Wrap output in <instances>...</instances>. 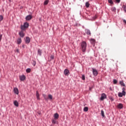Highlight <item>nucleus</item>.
<instances>
[{"label":"nucleus","instance_id":"obj_1","mask_svg":"<svg viewBox=\"0 0 126 126\" xmlns=\"http://www.w3.org/2000/svg\"><path fill=\"white\" fill-rule=\"evenodd\" d=\"M81 48L83 53L86 52V48H87V43L85 41H82L81 43Z\"/></svg>","mask_w":126,"mask_h":126},{"label":"nucleus","instance_id":"obj_2","mask_svg":"<svg viewBox=\"0 0 126 126\" xmlns=\"http://www.w3.org/2000/svg\"><path fill=\"white\" fill-rule=\"evenodd\" d=\"M29 27V23L28 22L24 23V25H22L21 28L22 30H25L26 28Z\"/></svg>","mask_w":126,"mask_h":126},{"label":"nucleus","instance_id":"obj_3","mask_svg":"<svg viewBox=\"0 0 126 126\" xmlns=\"http://www.w3.org/2000/svg\"><path fill=\"white\" fill-rule=\"evenodd\" d=\"M13 91L15 94L18 95L19 94V91L18 90V88H14Z\"/></svg>","mask_w":126,"mask_h":126},{"label":"nucleus","instance_id":"obj_4","mask_svg":"<svg viewBox=\"0 0 126 126\" xmlns=\"http://www.w3.org/2000/svg\"><path fill=\"white\" fill-rule=\"evenodd\" d=\"M106 98H107V95H106V94H102L101 96L100 97V100H101V101H103V100H104V99H106Z\"/></svg>","mask_w":126,"mask_h":126},{"label":"nucleus","instance_id":"obj_5","mask_svg":"<svg viewBox=\"0 0 126 126\" xmlns=\"http://www.w3.org/2000/svg\"><path fill=\"white\" fill-rule=\"evenodd\" d=\"M93 72L94 76H97V75H98V71H97L96 69H93Z\"/></svg>","mask_w":126,"mask_h":126},{"label":"nucleus","instance_id":"obj_6","mask_svg":"<svg viewBox=\"0 0 126 126\" xmlns=\"http://www.w3.org/2000/svg\"><path fill=\"white\" fill-rule=\"evenodd\" d=\"M19 78H20V80H21V81H23L25 80L26 77H25V75H23L20 76Z\"/></svg>","mask_w":126,"mask_h":126},{"label":"nucleus","instance_id":"obj_7","mask_svg":"<svg viewBox=\"0 0 126 126\" xmlns=\"http://www.w3.org/2000/svg\"><path fill=\"white\" fill-rule=\"evenodd\" d=\"M19 35H20V37H21L22 38H23V37L25 36L24 32H23V31H22L19 33Z\"/></svg>","mask_w":126,"mask_h":126},{"label":"nucleus","instance_id":"obj_8","mask_svg":"<svg viewBox=\"0 0 126 126\" xmlns=\"http://www.w3.org/2000/svg\"><path fill=\"white\" fill-rule=\"evenodd\" d=\"M26 19L27 21L31 20V19H32V16L29 15L26 17Z\"/></svg>","mask_w":126,"mask_h":126},{"label":"nucleus","instance_id":"obj_9","mask_svg":"<svg viewBox=\"0 0 126 126\" xmlns=\"http://www.w3.org/2000/svg\"><path fill=\"white\" fill-rule=\"evenodd\" d=\"M26 44H29L30 43V38L29 37H27L25 40Z\"/></svg>","mask_w":126,"mask_h":126},{"label":"nucleus","instance_id":"obj_10","mask_svg":"<svg viewBox=\"0 0 126 126\" xmlns=\"http://www.w3.org/2000/svg\"><path fill=\"white\" fill-rule=\"evenodd\" d=\"M64 74L65 75H68L69 74V71L68 69H65L64 71Z\"/></svg>","mask_w":126,"mask_h":126},{"label":"nucleus","instance_id":"obj_11","mask_svg":"<svg viewBox=\"0 0 126 126\" xmlns=\"http://www.w3.org/2000/svg\"><path fill=\"white\" fill-rule=\"evenodd\" d=\"M117 107L118 108V109H123V108H124V105L122 103H119L117 105Z\"/></svg>","mask_w":126,"mask_h":126},{"label":"nucleus","instance_id":"obj_12","mask_svg":"<svg viewBox=\"0 0 126 126\" xmlns=\"http://www.w3.org/2000/svg\"><path fill=\"white\" fill-rule=\"evenodd\" d=\"M17 42V44L18 45H20V44L22 42V40L21 39V38H18Z\"/></svg>","mask_w":126,"mask_h":126},{"label":"nucleus","instance_id":"obj_13","mask_svg":"<svg viewBox=\"0 0 126 126\" xmlns=\"http://www.w3.org/2000/svg\"><path fill=\"white\" fill-rule=\"evenodd\" d=\"M86 33L87 35H91V32H90V31L88 29H86L85 30Z\"/></svg>","mask_w":126,"mask_h":126},{"label":"nucleus","instance_id":"obj_14","mask_svg":"<svg viewBox=\"0 0 126 126\" xmlns=\"http://www.w3.org/2000/svg\"><path fill=\"white\" fill-rule=\"evenodd\" d=\"M14 106H16V107H18V106H19V104L17 100H15L14 101Z\"/></svg>","mask_w":126,"mask_h":126},{"label":"nucleus","instance_id":"obj_15","mask_svg":"<svg viewBox=\"0 0 126 126\" xmlns=\"http://www.w3.org/2000/svg\"><path fill=\"white\" fill-rule=\"evenodd\" d=\"M36 96L37 100H40V94H39L38 91H36Z\"/></svg>","mask_w":126,"mask_h":126},{"label":"nucleus","instance_id":"obj_16","mask_svg":"<svg viewBox=\"0 0 126 126\" xmlns=\"http://www.w3.org/2000/svg\"><path fill=\"white\" fill-rule=\"evenodd\" d=\"M59 115L58 113H55L54 114V119L58 120V119H59Z\"/></svg>","mask_w":126,"mask_h":126},{"label":"nucleus","instance_id":"obj_17","mask_svg":"<svg viewBox=\"0 0 126 126\" xmlns=\"http://www.w3.org/2000/svg\"><path fill=\"white\" fill-rule=\"evenodd\" d=\"M57 119H56L55 118H54L53 120H52V124H54V125L57 124Z\"/></svg>","mask_w":126,"mask_h":126},{"label":"nucleus","instance_id":"obj_18","mask_svg":"<svg viewBox=\"0 0 126 126\" xmlns=\"http://www.w3.org/2000/svg\"><path fill=\"white\" fill-rule=\"evenodd\" d=\"M120 84L122 86H126V85L125 84V83H124V81H121L120 82Z\"/></svg>","mask_w":126,"mask_h":126},{"label":"nucleus","instance_id":"obj_19","mask_svg":"<svg viewBox=\"0 0 126 126\" xmlns=\"http://www.w3.org/2000/svg\"><path fill=\"white\" fill-rule=\"evenodd\" d=\"M122 90H123L122 92L123 93L124 96H126V92H125L126 89L125 88H123L122 89Z\"/></svg>","mask_w":126,"mask_h":126},{"label":"nucleus","instance_id":"obj_20","mask_svg":"<svg viewBox=\"0 0 126 126\" xmlns=\"http://www.w3.org/2000/svg\"><path fill=\"white\" fill-rule=\"evenodd\" d=\"M118 96L121 97H123L124 96V93L123 92L118 93Z\"/></svg>","mask_w":126,"mask_h":126},{"label":"nucleus","instance_id":"obj_21","mask_svg":"<svg viewBox=\"0 0 126 126\" xmlns=\"http://www.w3.org/2000/svg\"><path fill=\"white\" fill-rule=\"evenodd\" d=\"M111 10H112V11H113L114 12H116V11L117 10V9H116V7H112L111 8Z\"/></svg>","mask_w":126,"mask_h":126},{"label":"nucleus","instance_id":"obj_22","mask_svg":"<svg viewBox=\"0 0 126 126\" xmlns=\"http://www.w3.org/2000/svg\"><path fill=\"white\" fill-rule=\"evenodd\" d=\"M101 115L102 117H103V118H104V117H105V114L104 113V111H103V110H102L101 111Z\"/></svg>","mask_w":126,"mask_h":126},{"label":"nucleus","instance_id":"obj_23","mask_svg":"<svg viewBox=\"0 0 126 126\" xmlns=\"http://www.w3.org/2000/svg\"><path fill=\"white\" fill-rule=\"evenodd\" d=\"M108 1L109 3H110V4H114V2H113V0H108Z\"/></svg>","mask_w":126,"mask_h":126},{"label":"nucleus","instance_id":"obj_24","mask_svg":"<svg viewBox=\"0 0 126 126\" xmlns=\"http://www.w3.org/2000/svg\"><path fill=\"white\" fill-rule=\"evenodd\" d=\"M86 6L87 8H88V7H89V6H90V4L89 3V2H87L86 3Z\"/></svg>","mask_w":126,"mask_h":126},{"label":"nucleus","instance_id":"obj_25","mask_svg":"<svg viewBox=\"0 0 126 126\" xmlns=\"http://www.w3.org/2000/svg\"><path fill=\"white\" fill-rule=\"evenodd\" d=\"M95 42V39H91V42L92 43V44H94Z\"/></svg>","mask_w":126,"mask_h":126},{"label":"nucleus","instance_id":"obj_26","mask_svg":"<svg viewBox=\"0 0 126 126\" xmlns=\"http://www.w3.org/2000/svg\"><path fill=\"white\" fill-rule=\"evenodd\" d=\"M84 112H88V107H85L84 108Z\"/></svg>","mask_w":126,"mask_h":126},{"label":"nucleus","instance_id":"obj_27","mask_svg":"<svg viewBox=\"0 0 126 126\" xmlns=\"http://www.w3.org/2000/svg\"><path fill=\"white\" fill-rule=\"evenodd\" d=\"M38 54L39 55V56H41L42 54V51H41L40 49L38 50Z\"/></svg>","mask_w":126,"mask_h":126},{"label":"nucleus","instance_id":"obj_28","mask_svg":"<svg viewBox=\"0 0 126 126\" xmlns=\"http://www.w3.org/2000/svg\"><path fill=\"white\" fill-rule=\"evenodd\" d=\"M122 7L124 9V11L126 12V5H123Z\"/></svg>","mask_w":126,"mask_h":126},{"label":"nucleus","instance_id":"obj_29","mask_svg":"<svg viewBox=\"0 0 126 126\" xmlns=\"http://www.w3.org/2000/svg\"><path fill=\"white\" fill-rule=\"evenodd\" d=\"M48 98L50 100H52V99H53V96H52V94H49Z\"/></svg>","mask_w":126,"mask_h":126},{"label":"nucleus","instance_id":"obj_30","mask_svg":"<svg viewBox=\"0 0 126 126\" xmlns=\"http://www.w3.org/2000/svg\"><path fill=\"white\" fill-rule=\"evenodd\" d=\"M48 3H49V0H46L44 1V4L45 5H47V4H48Z\"/></svg>","mask_w":126,"mask_h":126},{"label":"nucleus","instance_id":"obj_31","mask_svg":"<svg viewBox=\"0 0 126 126\" xmlns=\"http://www.w3.org/2000/svg\"><path fill=\"white\" fill-rule=\"evenodd\" d=\"M3 20V16H2V15H0V22L1 21H2Z\"/></svg>","mask_w":126,"mask_h":126},{"label":"nucleus","instance_id":"obj_32","mask_svg":"<svg viewBox=\"0 0 126 126\" xmlns=\"http://www.w3.org/2000/svg\"><path fill=\"white\" fill-rule=\"evenodd\" d=\"M26 72L28 73L31 72V69L30 68H28L26 69Z\"/></svg>","mask_w":126,"mask_h":126},{"label":"nucleus","instance_id":"obj_33","mask_svg":"<svg viewBox=\"0 0 126 126\" xmlns=\"http://www.w3.org/2000/svg\"><path fill=\"white\" fill-rule=\"evenodd\" d=\"M43 97L45 99V100H47L48 99V97H47V95L46 94H43Z\"/></svg>","mask_w":126,"mask_h":126},{"label":"nucleus","instance_id":"obj_34","mask_svg":"<svg viewBox=\"0 0 126 126\" xmlns=\"http://www.w3.org/2000/svg\"><path fill=\"white\" fill-rule=\"evenodd\" d=\"M82 80H85V76L84 75H82Z\"/></svg>","mask_w":126,"mask_h":126},{"label":"nucleus","instance_id":"obj_35","mask_svg":"<svg viewBox=\"0 0 126 126\" xmlns=\"http://www.w3.org/2000/svg\"><path fill=\"white\" fill-rule=\"evenodd\" d=\"M113 83L114 84H117V83H118V81H117V80H113Z\"/></svg>","mask_w":126,"mask_h":126},{"label":"nucleus","instance_id":"obj_36","mask_svg":"<svg viewBox=\"0 0 126 126\" xmlns=\"http://www.w3.org/2000/svg\"><path fill=\"white\" fill-rule=\"evenodd\" d=\"M109 99L112 101H114V98L113 97V96H110Z\"/></svg>","mask_w":126,"mask_h":126},{"label":"nucleus","instance_id":"obj_37","mask_svg":"<svg viewBox=\"0 0 126 126\" xmlns=\"http://www.w3.org/2000/svg\"><path fill=\"white\" fill-rule=\"evenodd\" d=\"M32 64H33V66H35V65H36V61H33V63H32Z\"/></svg>","mask_w":126,"mask_h":126},{"label":"nucleus","instance_id":"obj_38","mask_svg":"<svg viewBox=\"0 0 126 126\" xmlns=\"http://www.w3.org/2000/svg\"><path fill=\"white\" fill-rule=\"evenodd\" d=\"M115 2L117 3H120V2H121V0H115Z\"/></svg>","mask_w":126,"mask_h":126},{"label":"nucleus","instance_id":"obj_39","mask_svg":"<svg viewBox=\"0 0 126 126\" xmlns=\"http://www.w3.org/2000/svg\"><path fill=\"white\" fill-rule=\"evenodd\" d=\"M54 55H51L50 56V59H51V60H54Z\"/></svg>","mask_w":126,"mask_h":126},{"label":"nucleus","instance_id":"obj_40","mask_svg":"<svg viewBox=\"0 0 126 126\" xmlns=\"http://www.w3.org/2000/svg\"><path fill=\"white\" fill-rule=\"evenodd\" d=\"M1 38H2V34L0 35V42L1 41Z\"/></svg>","mask_w":126,"mask_h":126},{"label":"nucleus","instance_id":"obj_41","mask_svg":"<svg viewBox=\"0 0 126 126\" xmlns=\"http://www.w3.org/2000/svg\"><path fill=\"white\" fill-rule=\"evenodd\" d=\"M16 52L17 53H19V49H17L16 50Z\"/></svg>","mask_w":126,"mask_h":126}]
</instances>
